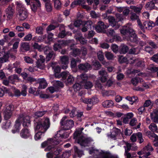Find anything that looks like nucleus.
I'll return each instance as SVG.
<instances>
[{
  "label": "nucleus",
  "mask_w": 158,
  "mask_h": 158,
  "mask_svg": "<svg viewBox=\"0 0 158 158\" xmlns=\"http://www.w3.org/2000/svg\"><path fill=\"white\" fill-rule=\"evenodd\" d=\"M120 31L123 38L128 41L132 42H136L138 41V38L135 32L131 27L124 26Z\"/></svg>",
  "instance_id": "1"
},
{
  "label": "nucleus",
  "mask_w": 158,
  "mask_h": 158,
  "mask_svg": "<svg viewBox=\"0 0 158 158\" xmlns=\"http://www.w3.org/2000/svg\"><path fill=\"white\" fill-rule=\"evenodd\" d=\"M34 129L36 131L45 133L50 127V123L49 119L47 117L41 119H35L34 120Z\"/></svg>",
  "instance_id": "2"
},
{
  "label": "nucleus",
  "mask_w": 158,
  "mask_h": 158,
  "mask_svg": "<svg viewBox=\"0 0 158 158\" xmlns=\"http://www.w3.org/2000/svg\"><path fill=\"white\" fill-rule=\"evenodd\" d=\"M21 123H22L24 127H28L30 125L31 121L30 118L28 116H24L23 114L19 115L18 118L15 121V129L12 130V132L13 133L19 132Z\"/></svg>",
  "instance_id": "3"
},
{
  "label": "nucleus",
  "mask_w": 158,
  "mask_h": 158,
  "mask_svg": "<svg viewBox=\"0 0 158 158\" xmlns=\"http://www.w3.org/2000/svg\"><path fill=\"white\" fill-rule=\"evenodd\" d=\"M59 140H57L54 139V138L48 139L47 141H45L41 144V146L44 148L46 146L47 147L45 149V151H49L54 148V145H57L59 143Z\"/></svg>",
  "instance_id": "4"
},
{
  "label": "nucleus",
  "mask_w": 158,
  "mask_h": 158,
  "mask_svg": "<svg viewBox=\"0 0 158 158\" xmlns=\"http://www.w3.org/2000/svg\"><path fill=\"white\" fill-rule=\"evenodd\" d=\"M66 116L64 117L61 120L60 123L63 126V130H67L71 129L74 125V122L72 120H66Z\"/></svg>",
  "instance_id": "5"
},
{
  "label": "nucleus",
  "mask_w": 158,
  "mask_h": 158,
  "mask_svg": "<svg viewBox=\"0 0 158 158\" xmlns=\"http://www.w3.org/2000/svg\"><path fill=\"white\" fill-rule=\"evenodd\" d=\"M80 77L82 80L81 83L85 89H89L93 87V83L90 81H87L88 76L86 74L84 73L81 74Z\"/></svg>",
  "instance_id": "6"
},
{
  "label": "nucleus",
  "mask_w": 158,
  "mask_h": 158,
  "mask_svg": "<svg viewBox=\"0 0 158 158\" xmlns=\"http://www.w3.org/2000/svg\"><path fill=\"white\" fill-rule=\"evenodd\" d=\"M64 130H59L54 136V139L57 140H59V143L61 141V139H66L69 136V133L68 132H64Z\"/></svg>",
  "instance_id": "7"
},
{
  "label": "nucleus",
  "mask_w": 158,
  "mask_h": 158,
  "mask_svg": "<svg viewBox=\"0 0 158 158\" xmlns=\"http://www.w3.org/2000/svg\"><path fill=\"white\" fill-rule=\"evenodd\" d=\"M60 64L62 69H66L68 67V64L69 63V57L66 56H60Z\"/></svg>",
  "instance_id": "8"
},
{
  "label": "nucleus",
  "mask_w": 158,
  "mask_h": 158,
  "mask_svg": "<svg viewBox=\"0 0 158 158\" xmlns=\"http://www.w3.org/2000/svg\"><path fill=\"white\" fill-rule=\"evenodd\" d=\"M81 101L87 104L92 105L98 102V100L96 97H93L91 98H81L80 99Z\"/></svg>",
  "instance_id": "9"
},
{
  "label": "nucleus",
  "mask_w": 158,
  "mask_h": 158,
  "mask_svg": "<svg viewBox=\"0 0 158 158\" xmlns=\"http://www.w3.org/2000/svg\"><path fill=\"white\" fill-rule=\"evenodd\" d=\"M31 8L34 12L36 11L37 9L40 8L41 6V4L39 0H34L30 3Z\"/></svg>",
  "instance_id": "10"
},
{
  "label": "nucleus",
  "mask_w": 158,
  "mask_h": 158,
  "mask_svg": "<svg viewBox=\"0 0 158 158\" xmlns=\"http://www.w3.org/2000/svg\"><path fill=\"white\" fill-rule=\"evenodd\" d=\"M108 27V25H106L102 21H99L98 22L97 25L95 27V29L97 32H101Z\"/></svg>",
  "instance_id": "11"
},
{
  "label": "nucleus",
  "mask_w": 158,
  "mask_h": 158,
  "mask_svg": "<svg viewBox=\"0 0 158 158\" xmlns=\"http://www.w3.org/2000/svg\"><path fill=\"white\" fill-rule=\"evenodd\" d=\"M121 132L120 130L116 128H113L112 132L107 134V136L109 138H111L114 140H115L116 136Z\"/></svg>",
  "instance_id": "12"
},
{
  "label": "nucleus",
  "mask_w": 158,
  "mask_h": 158,
  "mask_svg": "<svg viewBox=\"0 0 158 158\" xmlns=\"http://www.w3.org/2000/svg\"><path fill=\"white\" fill-rule=\"evenodd\" d=\"M40 58L36 62V66L37 68L40 69H43L45 68V57L42 55H40Z\"/></svg>",
  "instance_id": "13"
},
{
  "label": "nucleus",
  "mask_w": 158,
  "mask_h": 158,
  "mask_svg": "<svg viewBox=\"0 0 158 158\" xmlns=\"http://www.w3.org/2000/svg\"><path fill=\"white\" fill-rule=\"evenodd\" d=\"M20 135L22 138L24 139H27L31 136L30 130L27 128L22 129L20 132Z\"/></svg>",
  "instance_id": "14"
},
{
  "label": "nucleus",
  "mask_w": 158,
  "mask_h": 158,
  "mask_svg": "<svg viewBox=\"0 0 158 158\" xmlns=\"http://www.w3.org/2000/svg\"><path fill=\"white\" fill-rule=\"evenodd\" d=\"M15 12L14 9L10 6H9L5 10L6 15L9 19H11L13 18Z\"/></svg>",
  "instance_id": "15"
},
{
  "label": "nucleus",
  "mask_w": 158,
  "mask_h": 158,
  "mask_svg": "<svg viewBox=\"0 0 158 158\" xmlns=\"http://www.w3.org/2000/svg\"><path fill=\"white\" fill-rule=\"evenodd\" d=\"M92 22L90 20L84 22L81 30L83 32H85L87 31L88 29L91 28Z\"/></svg>",
  "instance_id": "16"
},
{
  "label": "nucleus",
  "mask_w": 158,
  "mask_h": 158,
  "mask_svg": "<svg viewBox=\"0 0 158 158\" xmlns=\"http://www.w3.org/2000/svg\"><path fill=\"white\" fill-rule=\"evenodd\" d=\"M143 149L144 153V155L146 156H150L151 155L150 153L153 150V148L150 143H148Z\"/></svg>",
  "instance_id": "17"
},
{
  "label": "nucleus",
  "mask_w": 158,
  "mask_h": 158,
  "mask_svg": "<svg viewBox=\"0 0 158 158\" xmlns=\"http://www.w3.org/2000/svg\"><path fill=\"white\" fill-rule=\"evenodd\" d=\"M88 143V139L83 136L81 137L78 139V143L82 146L85 147L87 146Z\"/></svg>",
  "instance_id": "18"
},
{
  "label": "nucleus",
  "mask_w": 158,
  "mask_h": 158,
  "mask_svg": "<svg viewBox=\"0 0 158 158\" xmlns=\"http://www.w3.org/2000/svg\"><path fill=\"white\" fill-rule=\"evenodd\" d=\"M37 82L39 84L38 88L40 89H44L47 86V84L44 78H39L37 80Z\"/></svg>",
  "instance_id": "19"
},
{
  "label": "nucleus",
  "mask_w": 158,
  "mask_h": 158,
  "mask_svg": "<svg viewBox=\"0 0 158 158\" xmlns=\"http://www.w3.org/2000/svg\"><path fill=\"white\" fill-rule=\"evenodd\" d=\"M90 67V65L87 63L85 64H81L78 65V67L79 69L85 72L87 71Z\"/></svg>",
  "instance_id": "20"
},
{
  "label": "nucleus",
  "mask_w": 158,
  "mask_h": 158,
  "mask_svg": "<svg viewBox=\"0 0 158 158\" xmlns=\"http://www.w3.org/2000/svg\"><path fill=\"white\" fill-rule=\"evenodd\" d=\"M143 25L145 29L150 30L152 29V27L155 26V23L152 21H147L143 23Z\"/></svg>",
  "instance_id": "21"
},
{
  "label": "nucleus",
  "mask_w": 158,
  "mask_h": 158,
  "mask_svg": "<svg viewBox=\"0 0 158 158\" xmlns=\"http://www.w3.org/2000/svg\"><path fill=\"white\" fill-rule=\"evenodd\" d=\"M108 19L110 24L113 27H114V26L116 27H115L116 29L118 28L119 27V26L116 25L117 23L116 22L115 20L114 17L111 16H110L108 17Z\"/></svg>",
  "instance_id": "22"
},
{
  "label": "nucleus",
  "mask_w": 158,
  "mask_h": 158,
  "mask_svg": "<svg viewBox=\"0 0 158 158\" xmlns=\"http://www.w3.org/2000/svg\"><path fill=\"white\" fill-rule=\"evenodd\" d=\"M18 15L21 20H25L27 16V13L26 10L18 12Z\"/></svg>",
  "instance_id": "23"
},
{
  "label": "nucleus",
  "mask_w": 158,
  "mask_h": 158,
  "mask_svg": "<svg viewBox=\"0 0 158 158\" xmlns=\"http://www.w3.org/2000/svg\"><path fill=\"white\" fill-rule=\"evenodd\" d=\"M73 40H60V44H62V45H64L70 44V49H73V48L74 45V44H73Z\"/></svg>",
  "instance_id": "24"
},
{
  "label": "nucleus",
  "mask_w": 158,
  "mask_h": 158,
  "mask_svg": "<svg viewBox=\"0 0 158 158\" xmlns=\"http://www.w3.org/2000/svg\"><path fill=\"white\" fill-rule=\"evenodd\" d=\"M100 154L102 158H114V156L109 152L102 151Z\"/></svg>",
  "instance_id": "25"
},
{
  "label": "nucleus",
  "mask_w": 158,
  "mask_h": 158,
  "mask_svg": "<svg viewBox=\"0 0 158 158\" xmlns=\"http://www.w3.org/2000/svg\"><path fill=\"white\" fill-rule=\"evenodd\" d=\"M114 102L111 100H106L102 103V106L105 108H110L114 106Z\"/></svg>",
  "instance_id": "26"
},
{
  "label": "nucleus",
  "mask_w": 158,
  "mask_h": 158,
  "mask_svg": "<svg viewBox=\"0 0 158 158\" xmlns=\"http://www.w3.org/2000/svg\"><path fill=\"white\" fill-rule=\"evenodd\" d=\"M143 79L139 77H135L132 78L131 80V82L134 86H136L139 82H143Z\"/></svg>",
  "instance_id": "27"
},
{
  "label": "nucleus",
  "mask_w": 158,
  "mask_h": 158,
  "mask_svg": "<svg viewBox=\"0 0 158 158\" xmlns=\"http://www.w3.org/2000/svg\"><path fill=\"white\" fill-rule=\"evenodd\" d=\"M150 117L152 121L155 123H158V114L156 111H153L150 114Z\"/></svg>",
  "instance_id": "28"
},
{
  "label": "nucleus",
  "mask_w": 158,
  "mask_h": 158,
  "mask_svg": "<svg viewBox=\"0 0 158 158\" xmlns=\"http://www.w3.org/2000/svg\"><path fill=\"white\" fill-rule=\"evenodd\" d=\"M73 149L75 154L77 155L78 157H81L84 155L83 151L79 149L77 146H74L73 147Z\"/></svg>",
  "instance_id": "29"
},
{
  "label": "nucleus",
  "mask_w": 158,
  "mask_h": 158,
  "mask_svg": "<svg viewBox=\"0 0 158 158\" xmlns=\"http://www.w3.org/2000/svg\"><path fill=\"white\" fill-rule=\"evenodd\" d=\"M15 4L16 5V10L18 12L20 11H23L26 10L25 8H24L23 5L20 2H16Z\"/></svg>",
  "instance_id": "30"
},
{
  "label": "nucleus",
  "mask_w": 158,
  "mask_h": 158,
  "mask_svg": "<svg viewBox=\"0 0 158 158\" xmlns=\"http://www.w3.org/2000/svg\"><path fill=\"white\" fill-rule=\"evenodd\" d=\"M154 7L155 3L152 1L148 2L145 6V8L148 10H152Z\"/></svg>",
  "instance_id": "31"
},
{
  "label": "nucleus",
  "mask_w": 158,
  "mask_h": 158,
  "mask_svg": "<svg viewBox=\"0 0 158 158\" xmlns=\"http://www.w3.org/2000/svg\"><path fill=\"white\" fill-rule=\"evenodd\" d=\"M8 79L9 80L12 84H14L15 80H19V78L17 75L14 74L11 75L8 77Z\"/></svg>",
  "instance_id": "32"
},
{
  "label": "nucleus",
  "mask_w": 158,
  "mask_h": 158,
  "mask_svg": "<svg viewBox=\"0 0 158 158\" xmlns=\"http://www.w3.org/2000/svg\"><path fill=\"white\" fill-rule=\"evenodd\" d=\"M142 7L143 6L142 5H140L138 7L134 6H130V8L131 9L133 10L136 13H139L140 12Z\"/></svg>",
  "instance_id": "33"
},
{
  "label": "nucleus",
  "mask_w": 158,
  "mask_h": 158,
  "mask_svg": "<svg viewBox=\"0 0 158 158\" xmlns=\"http://www.w3.org/2000/svg\"><path fill=\"white\" fill-rule=\"evenodd\" d=\"M45 37V35H41L38 37L35 36L33 37L32 40L36 42H40L43 41Z\"/></svg>",
  "instance_id": "34"
},
{
  "label": "nucleus",
  "mask_w": 158,
  "mask_h": 158,
  "mask_svg": "<svg viewBox=\"0 0 158 158\" xmlns=\"http://www.w3.org/2000/svg\"><path fill=\"white\" fill-rule=\"evenodd\" d=\"M81 60L78 59L72 58L71 61V67L72 68L75 67L77 65V63L78 62H80Z\"/></svg>",
  "instance_id": "35"
},
{
  "label": "nucleus",
  "mask_w": 158,
  "mask_h": 158,
  "mask_svg": "<svg viewBox=\"0 0 158 158\" xmlns=\"http://www.w3.org/2000/svg\"><path fill=\"white\" fill-rule=\"evenodd\" d=\"M83 87L81 81L79 83H75L73 86V88L75 91L79 90Z\"/></svg>",
  "instance_id": "36"
},
{
  "label": "nucleus",
  "mask_w": 158,
  "mask_h": 158,
  "mask_svg": "<svg viewBox=\"0 0 158 158\" xmlns=\"http://www.w3.org/2000/svg\"><path fill=\"white\" fill-rule=\"evenodd\" d=\"M54 3V6L57 10L60 9L61 7V3L60 0H52Z\"/></svg>",
  "instance_id": "37"
},
{
  "label": "nucleus",
  "mask_w": 158,
  "mask_h": 158,
  "mask_svg": "<svg viewBox=\"0 0 158 158\" xmlns=\"http://www.w3.org/2000/svg\"><path fill=\"white\" fill-rule=\"evenodd\" d=\"M9 55L7 53H4L2 57H0V63H3L8 61Z\"/></svg>",
  "instance_id": "38"
},
{
  "label": "nucleus",
  "mask_w": 158,
  "mask_h": 158,
  "mask_svg": "<svg viewBox=\"0 0 158 158\" xmlns=\"http://www.w3.org/2000/svg\"><path fill=\"white\" fill-rule=\"evenodd\" d=\"M83 127L77 129L76 131L74 133V137L75 138L77 139L81 135L82 131L83 130Z\"/></svg>",
  "instance_id": "39"
},
{
  "label": "nucleus",
  "mask_w": 158,
  "mask_h": 158,
  "mask_svg": "<svg viewBox=\"0 0 158 158\" xmlns=\"http://www.w3.org/2000/svg\"><path fill=\"white\" fill-rule=\"evenodd\" d=\"M55 54L52 51L49 52L47 55L46 60L47 61H48L52 58H54L55 57Z\"/></svg>",
  "instance_id": "40"
},
{
  "label": "nucleus",
  "mask_w": 158,
  "mask_h": 158,
  "mask_svg": "<svg viewBox=\"0 0 158 158\" xmlns=\"http://www.w3.org/2000/svg\"><path fill=\"white\" fill-rule=\"evenodd\" d=\"M102 93L103 94H104V95L107 96H113L116 94L115 91L113 90L104 91Z\"/></svg>",
  "instance_id": "41"
},
{
  "label": "nucleus",
  "mask_w": 158,
  "mask_h": 158,
  "mask_svg": "<svg viewBox=\"0 0 158 158\" xmlns=\"http://www.w3.org/2000/svg\"><path fill=\"white\" fill-rule=\"evenodd\" d=\"M149 128L153 132H157V126L154 123H152L149 126Z\"/></svg>",
  "instance_id": "42"
},
{
  "label": "nucleus",
  "mask_w": 158,
  "mask_h": 158,
  "mask_svg": "<svg viewBox=\"0 0 158 158\" xmlns=\"http://www.w3.org/2000/svg\"><path fill=\"white\" fill-rule=\"evenodd\" d=\"M137 137L139 143H141L144 141L143 135L141 132H138L137 133Z\"/></svg>",
  "instance_id": "43"
},
{
  "label": "nucleus",
  "mask_w": 158,
  "mask_h": 158,
  "mask_svg": "<svg viewBox=\"0 0 158 158\" xmlns=\"http://www.w3.org/2000/svg\"><path fill=\"white\" fill-rule=\"evenodd\" d=\"M35 33L38 35H42L43 34V27L41 26H37L35 28Z\"/></svg>",
  "instance_id": "44"
},
{
  "label": "nucleus",
  "mask_w": 158,
  "mask_h": 158,
  "mask_svg": "<svg viewBox=\"0 0 158 158\" xmlns=\"http://www.w3.org/2000/svg\"><path fill=\"white\" fill-rule=\"evenodd\" d=\"M139 52V49L138 48H132L129 51L130 54H137Z\"/></svg>",
  "instance_id": "45"
},
{
  "label": "nucleus",
  "mask_w": 158,
  "mask_h": 158,
  "mask_svg": "<svg viewBox=\"0 0 158 158\" xmlns=\"http://www.w3.org/2000/svg\"><path fill=\"white\" fill-rule=\"evenodd\" d=\"M3 114L4 119L6 120H7L11 117L12 115V112H7V111H4Z\"/></svg>",
  "instance_id": "46"
},
{
  "label": "nucleus",
  "mask_w": 158,
  "mask_h": 158,
  "mask_svg": "<svg viewBox=\"0 0 158 158\" xmlns=\"http://www.w3.org/2000/svg\"><path fill=\"white\" fill-rule=\"evenodd\" d=\"M45 7L47 11L50 12L52 10V6L51 2L45 3Z\"/></svg>",
  "instance_id": "47"
},
{
  "label": "nucleus",
  "mask_w": 158,
  "mask_h": 158,
  "mask_svg": "<svg viewBox=\"0 0 158 158\" xmlns=\"http://www.w3.org/2000/svg\"><path fill=\"white\" fill-rule=\"evenodd\" d=\"M21 47L24 50L28 51L29 49V45L27 42H22L21 44Z\"/></svg>",
  "instance_id": "48"
},
{
  "label": "nucleus",
  "mask_w": 158,
  "mask_h": 158,
  "mask_svg": "<svg viewBox=\"0 0 158 158\" xmlns=\"http://www.w3.org/2000/svg\"><path fill=\"white\" fill-rule=\"evenodd\" d=\"M81 53V51L80 49L76 48L73 49V55L74 56L79 55Z\"/></svg>",
  "instance_id": "49"
},
{
  "label": "nucleus",
  "mask_w": 158,
  "mask_h": 158,
  "mask_svg": "<svg viewBox=\"0 0 158 158\" xmlns=\"http://www.w3.org/2000/svg\"><path fill=\"white\" fill-rule=\"evenodd\" d=\"M46 111H38L35 113V116L37 117H41L43 116L46 113Z\"/></svg>",
  "instance_id": "50"
},
{
  "label": "nucleus",
  "mask_w": 158,
  "mask_h": 158,
  "mask_svg": "<svg viewBox=\"0 0 158 158\" xmlns=\"http://www.w3.org/2000/svg\"><path fill=\"white\" fill-rule=\"evenodd\" d=\"M97 55L98 59L100 61H103L104 59V56L103 53L102 51H100L97 53Z\"/></svg>",
  "instance_id": "51"
},
{
  "label": "nucleus",
  "mask_w": 158,
  "mask_h": 158,
  "mask_svg": "<svg viewBox=\"0 0 158 158\" xmlns=\"http://www.w3.org/2000/svg\"><path fill=\"white\" fill-rule=\"evenodd\" d=\"M61 45L62 44H60V40L58 41L57 43H55L54 44L53 46V49L55 51H56L60 49L61 48Z\"/></svg>",
  "instance_id": "52"
},
{
  "label": "nucleus",
  "mask_w": 158,
  "mask_h": 158,
  "mask_svg": "<svg viewBox=\"0 0 158 158\" xmlns=\"http://www.w3.org/2000/svg\"><path fill=\"white\" fill-rule=\"evenodd\" d=\"M17 41L15 42L13 45L12 49H13L15 50V51L16 52L17 51L16 50V49L18 46L19 44V42L20 41V40L19 38H17L16 39Z\"/></svg>",
  "instance_id": "53"
},
{
  "label": "nucleus",
  "mask_w": 158,
  "mask_h": 158,
  "mask_svg": "<svg viewBox=\"0 0 158 158\" xmlns=\"http://www.w3.org/2000/svg\"><path fill=\"white\" fill-rule=\"evenodd\" d=\"M105 55L106 58L109 60H112L114 58V55L110 52H106Z\"/></svg>",
  "instance_id": "54"
},
{
  "label": "nucleus",
  "mask_w": 158,
  "mask_h": 158,
  "mask_svg": "<svg viewBox=\"0 0 158 158\" xmlns=\"http://www.w3.org/2000/svg\"><path fill=\"white\" fill-rule=\"evenodd\" d=\"M95 87L97 89L99 90L102 89V86L99 80H97L96 81Z\"/></svg>",
  "instance_id": "55"
},
{
  "label": "nucleus",
  "mask_w": 158,
  "mask_h": 158,
  "mask_svg": "<svg viewBox=\"0 0 158 158\" xmlns=\"http://www.w3.org/2000/svg\"><path fill=\"white\" fill-rule=\"evenodd\" d=\"M44 133H43L41 131H39L38 132L35 134V135L34 138L35 139L37 140L40 139L42 135Z\"/></svg>",
  "instance_id": "56"
},
{
  "label": "nucleus",
  "mask_w": 158,
  "mask_h": 158,
  "mask_svg": "<svg viewBox=\"0 0 158 158\" xmlns=\"http://www.w3.org/2000/svg\"><path fill=\"white\" fill-rule=\"evenodd\" d=\"M54 148L53 149H52L51 151H53L55 149H56V150H55L54 152V154L55 155H58L59 154L61 153L62 151V149L60 148H56L55 147H54Z\"/></svg>",
  "instance_id": "57"
},
{
  "label": "nucleus",
  "mask_w": 158,
  "mask_h": 158,
  "mask_svg": "<svg viewBox=\"0 0 158 158\" xmlns=\"http://www.w3.org/2000/svg\"><path fill=\"white\" fill-rule=\"evenodd\" d=\"M24 60L26 62L29 64H33L34 62L33 60L27 56L24 57Z\"/></svg>",
  "instance_id": "58"
},
{
  "label": "nucleus",
  "mask_w": 158,
  "mask_h": 158,
  "mask_svg": "<svg viewBox=\"0 0 158 158\" xmlns=\"http://www.w3.org/2000/svg\"><path fill=\"white\" fill-rule=\"evenodd\" d=\"M128 49L127 46L126 45H123L121 46V52L123 54H125L128 52Z\"/></svg>",
  "instance_id": "59"
},
{
  "label": "nucleus",
  "mask_w": 158,
  "mask_h": 158,
  "mask_svg": "<svg viewBox=\"0 0 158 158\" xmlns=\"http://www.w3.org/2000/svg\"><path fill=\"white\" fill-rule=\"evenodd\" d=\"M74 81V78L71 75H69V76H68L67 81V83L69 84H71L73 83V81Z\"/></svg>",
  "instance_id": "60"
},
{
  "label": "nucleus",
  "mask_w": 158,
  "mask_h": 158,
  "mask_svg": "<svg viewBox=\"0 0 158 158\" xmlns=\"http://www.w3.org/2000/svg\"><path fill=\"white\" fill-rule=\"evenodd\" d=\"M14 110V106L12 105H10L7 106L6 107L5 111H7L9 112H12V111Z\"/></svg>",
  "instance_id": "61"
},
{
  "label": "nucleus",
  "mask_w": 158,
  "mask_h": 158,
  "mask_svg": "<svg viewBox=\"0 0 158 158\" xmlns=\"http://www.w3.org/2000/svg\"><path fill=\"white\" fill-rule=\"evenodd\" d=\"M131 144L130 143H126V146H124L125 149V152L129 151L131 149Z\"/></svg>",
  "instance_id": "62"
},
{
  "label": "nucleus",
  "mask_w": 158,
  "mask_h": 158,
  "mask_svg": "<svg viewBox=\"0 0 158 158\" xmlns=\"http://www.w3.org/2000/svg\"><path fill=\"white\" fill-rule=\"evenodd\" d=\"M32 35L31 34L29 33L26 35L24 38V40L25 41H29L32 39Z\"/></svg>",
  "instance_id": "63"
},
{
  "label": "nucleus",
  "mask_w": 158,
  "mask_h": 158,
  "mask_svg": "<svg viewBox=\"0 0 158 158\" xmlns=\"http://www.w3.org/2000/svg\"><path fill=\"white\" fill-rule=\"evenodd\" d=\"M71 155V152L70 151L64 152L62 154V158H68Z\"/></svg>",
  "instance_id": "64"
}]
</instances>
